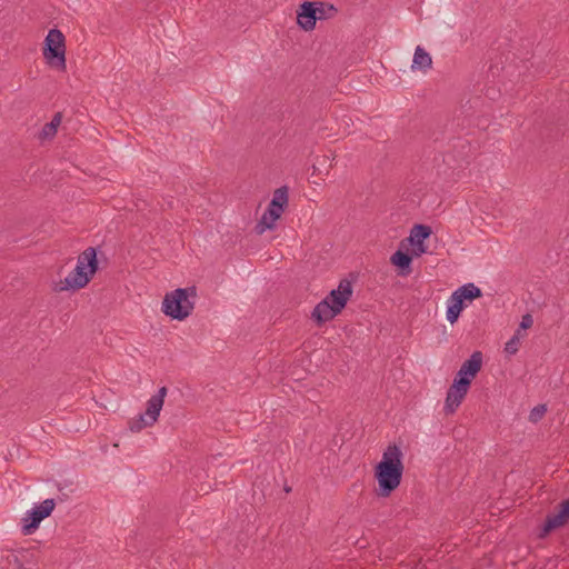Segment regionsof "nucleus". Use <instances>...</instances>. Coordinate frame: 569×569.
Returning a JSON list of instances; mask_svg holds the SVG:
<instances>
[{"mask_svg": "<svg viewBox=\"0 0 569 569\" xmlns=\"http://www.w3.org/2000/svg\"><path fill=\"white\" fill-rule=\"evenodd\" d=\"M402 456V451L397 445H389L383 451L381 461L375 468L379 497H389L401 483Z\"/></svg>", "mask_w": 569, "mask_h": 569, "instance_id": "1", "label": "nucleus"}, {"mask_svg": "<svg viewBox=\"0 0 569 569\" xmlns=\"http://www.w3.org/2000/svg\"><path fill=\"white\" fill-rule=\"evenodd\" d=\"M351 296V282L347 279H342L338 288L331 290L330 293L315 307L311 318L317 325L332 320L342 311Z\"/></svg>", "mask_w": 569, "mask_h": 569, "instance_id": "2", "label": "nucleus"}, {"mask_svg": "<svg viewBox=\"0 0 569 569\" xmlns=\"http://www.w3.org/2000/svg\"><path fill=\"white\" fill-rule=\"evenodd\" d=\"M197 288L194 286L178 288L168 292L162 301V312L174 320H184L194 309Z\"/></svg>", "mask_w": 569, "mask_h": 569, "instance_id": "3", "label": "nucleus"}, {"mask_svg": "<svg viewBox=\"0 0 569 569\" xmlns=\"http://www.w3.org/2000/svg\"><path fill=\"white\" fill-rule=\"evenodd\" d=\"M97 270V252L94 248L89 247L79 254L76 268L66 277L64 286L61 289L84 288Z\"/></svg>", "mask_w": 569, "mask_h": 569, "instance_id": "4", "label": "nucleus"}, {"mask_svg": "<svg viewBox=\"0 0 569 569\" xmlns=\"http://www.w3.org/2000/svg\"><path fill=\"white\" fill-rule=\"evenodd\" d=\"M66 39L59 29L49 30L43 48V57L47 62L60 71H64L66 63Z\"/></svg>", "mask_w": 569, "mask_h": 569, "instance_id": "5", "label": "nucleus"}, {"mask_svg": "<svg viewBox=\"0 0 569 569\" xmlns=\"http://www.w3.org/2000/svg\"><path fill=\"white\" fill-rule=\"evenodd\" d=\"M288 204V188L280 187L274 190L273 197L256 226L258 234H262L268 229H273L276 221L281 217L284 207Z\"/></svg>", "mask_w": 569, "mask_h": 569, "instance_id": "6", "label": "nucleus"}, {"mask_svg": "<svg viewBox=\"0 0 569 569\" xmlns=\"http://www.w3.org/2000/svg\"><path fill=\"white\" fill-rule=\"evenodd\" d=\"M167 391V387H161L158 392L148 400L146 412L129 422L131 431L139 432L143 428L151 427L157 422Z\"/></svg>", "mask_w": 569, "mask_h": 569, "instance_id": "7", "label": "nucleus"}, {"mask_svg": "<svg viewBox=\"0 0 569 569\" xmlns=\"http://www.w3.org/2000/svg\"><path fill=\"white\" fill-rule=\"evenodd\" d=\"M54 506L56 502L53 499H46L39 506H36L31 511H29L28 516L23 519L26 522L22 527L23 533L29 535L36 530L40 522L51 515Z\"/></svg>", "mask_w": 569, "mask_h": 569, "instance_id": "8", "label": "nucleus"}, {"mask_svg": "<svg viewBox=\"0 0 569 569\" xmlns=\"http://www.w3.org/2000/svg\"><path fill=\"white\" fill-rule=\"evenodd\" d=\"M470 381L466 378H455L453 383L447 391L445 410L447 413H453L465 399L470 388Z\"/></svg>", "mask_w": 569, "mask_h": 569, "instance_id": "9", "label": "nucleus"}, {"mask_svg": "<svg viewBox=\"0 0 569 569\" xmlns=\"http://www.w3.org/2000/svg\"><path fill=\"white\" fill-rule=\"evenodd\" d=\"M569 520V499L560 503L559 510L556 513L549 515L546 518L542 527L541 537L548 535L550 531L562 527Z\"/></svg>", "mask_w": 569, "mask_h": 569, "instance_id": "10", "label": "nucleus"}, {"mask_svg": "<svg viewBox=\"0 0 569 569\" xmlns=\"http://www.w3.org/2000/svg\"><path fill=\"white\" fill-rule=\"evenodd\" d=\"M482 366V353L480 351H475L468 360H466L459 371L457 372L456 378H466L471 382V380L477 376Z\"/></svg>", "mask_w": 569, "mask_h": 569, "instance_id": "11", "label": "nucleus"}, {"mask_svg": "<svg viewBox=\"0 0 569 569\" xmlns=\"http://www.w3.org/2000/svg\"><path fill=\"white\" fill-rule=\"evenodd\" d=\"M317 22L315 2L306 1L300 6V10L297 14V23L305 31H311L315 29Z\"/></svg>", "mask_w": 569, "mask_h": 569, "instance_id": "12", "label": "nucleus"}, {"mask_svg": "<svg viewBox=\"0 0 569 569\" xmlns=\"http://www.w3.org/2000/svg\"><path fill=\"white\" fill-rule=\"evenodd\" d=\"M465 300L453 291L448 299V308H447V320L453 325L457 322L461 311L465 308Z\"/></svg>", "mask_w": 569, "mask_h": 569, "instance_id": "13", "label": "nucleus"}, {"mask_svg": "<svg viewBox=\"0 0 569 569\" xmlns=\"http://www.w3.org/2000/svg\"><path fill=\"white\" fill-rule=\"evenodd\" d=\"M432 59L430 54L420 46H418L413 53V60L411 64L412 70H421L426 72L431 68Z\"/></svg>", "mask_w": 569, "mask_h": 569, "instance_id": "14", "label": "nucleus"}, {"mask_svg": "<svg viewBox=\"0 0 569 569\" xmlns=\"http://www.w3.org/2000/svg\"><path fill=\"white\" fill-rule=\"evenodd\" d=\"M432 230L426 224H415L410 231V236L407 239L412 246L423 243V241L430 237Z\"/></svg>", "mask_w": 569, "mask_h": 569, "instance_id": "15", "label": "nucleus"}, {"mask_svg": "<svg viewBox=\"0 0 569 569\" xmlns=\"http://www.w3.org/2000/svg\"><path fill=\"white\" fill-rule=\"evenodd\" d=\"M390 261L392 264L399 267L403 271L401 274L406 276L410 273V264L412 261V257L408 254L407 252H403L401 250H397L390 258Z\"/></svg>", "mask_w": 569, "mask_h": 569, "instance_id": "16", "label": "nucleus"}, {"mask_svg": "<svg viewBox=\"0 0 569 569\" xmlns=\"http://www.w3.org/2000/svg\"><path fill=\"white\" fill-rule=\"evenodd\" d=\"M62 120L61 112H57L50 122L46 123L39 134L40 139H51L56 136L58 127L60 126Z\"/></svg>", "mask_w": 569, "mask_h": 569, "instance_id": "17", "label": "nucleus"}, {"mask_svg": "<svg viewBox=\"0 0 569 569\" xmlns=\"http://www.w3.org/2000/svg\"><path fill=\"white\" fill-rule=\"evenodd\" d=\"M463 300L472 301L482 296V291L475 283L469 282L455 290Z\"/></svg>", "mask_w": 569, "mask_h": 569, "instance_id": "18", "label": "nucleus"}, {"mask_svg": "<svg viewBox=\"0 0 569 569\" xmlns=\"http://www.w3.org/2000/svg\"><path fill=\"white\" fill-rule=\"evenodd\" d=\"M315 11L317 20L331 19L337 13V9L332 4L326 2H315Z\"/></svg>", "mask_w": 569, "mask_h": 569, "instance_id": "19", "label": "nucleus"}, {"mask_svg": "<svg viewBox=\"0 0 569 569\" xmlns=\"http://www.w3.org/2000/svg\"><path fill=\"white\" fill-rule=\"evenodd\" d=\"M525 337V333H520V329H518L515 335L506 342L505 352L508 356H513L518 352L520 341Z\"/></svg>", "mask_w": 569, "mask_h": 569, "instance_id": "20", "label": "nucleus"}, {"mask_svg": "<svg viewBox=\"0 0 569 569\" xmlns=\"http://www.w3.org/2000/svg\"><path fill=\"white\" fill-rule=\"evenodd\" d=\"M546 411H547L546 405H538V406H536L530 411V415H529L530 421H532V422L539 421L543 417Z\"/></svg>", "mask_w": 569, "mask_h": 569, "instance_id": "21", "label": "nucleus"}, {"mask_svg": "<svg viewBox=\"0 0 569 569\" xmlns=\"http://www.w3.org/2000/svg\"><path fill=\"white\" fill-rule=\"evenodd\" d=\"M532 323H533V319H532L531 315L527 313V315L522 316V319H521V322L519 326L520 333H522V330L530 328L532 326Z\"/></svg>", "mask_w": 569, "mask_h": 569, "instance_id": "22", "label": "nucleus"}, {"mask_svg": "<svg viewBox=\"0 0 569 569\" xmlns=\"http://www.w3.org/2000/svg\"><path fill=\"white\" fill-rule=\"evenodd\" d=\"M415 249H413V256L416 257H419L421 256L422 253H426L427 252V247L425 246V243H418L416 246H413Z\"/></svg>", "mask_w": 569, "mask_h": 569, "instance_id": "23", "label": "nucleus"}]
</instances>
